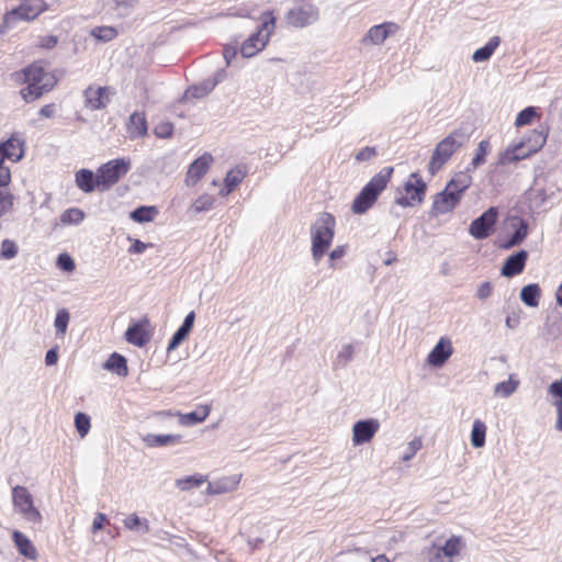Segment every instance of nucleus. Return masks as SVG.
<instances>
[{"mask_svg": "<svg viewBox=\"0 0 562 562\" xmlns=\"http://www.w3.org/2000/svg\"><path fill=\"white\" fill-rule=\"evenodd\" d=\"M143 441L147 447L150 448L168 447L181 443L182 436L147 434L146 436L143 437Z\"/></svg>", "mask_w": 562, "mask_h": 562, "instance_id": "a878e982", "label": "nucleus"}, {"mask_svg": "<svg viewBox=\"0 0 562 562\" xmlns=\"http://www.w3.org/2000/svg\"><path fill=\"white\" fill-rule=\"evenodd\" d=\"M195 319V313L190 312L184 317V321L182 325L177 329V331L173 334L171 340L168 344V351L175 350L189 335L191 331Z\"/></svg>", "mask_w": 562, "mask_h": 562, "instance_id": "b1692460", "label": "nucleus"}, {"mask_svg": "<svg viewBox=\"0 0 562 562\" xmlns=\"http://www.w3.org/2000/svg\"><path fill=\"white\" fill-rule=\"evenodd\" d=\"M0 148L5 151V159L13 162L19 161L23 157L22 143L18 139L10 138L5 143L0 144Z\"/></svg>", "mask_w": 562, "mask_h": 562, "instance_id": "7c9ffc66", "label": "nucleus"}, {"mask_svg": "<svg viewBox=\"0 0 562 562\" xmlns=\"http://www.w3.org/2000/svg\"><path fill=\"white\" fill-rule=\"evenodd\" d=\"M75 426L80 437H86L91 427L90 417L85 413H77L75 416Z\"/></svg>", "mask_w": 562, "mask_h": 562, "instance_id": "8fccbe9b", "label": "nucleus"}, {"mask_svg": "<svg viewBox=\"0 0 562 562\" xmlns=\"http://www.w3.org/2000/svg\"><path fill=\"white\" fill-rule=\"evenodd\" d=\"M148 245L135 239L133 245L128 248L130 254H143L147 249Z\"/></svg>", "mask_w": 562, "mask_h": 562, "instance_id": "69168bd1", "label": "nucleus"}, {"mask_svg": "<svg viewBox=\"0 0 562 562\" xmlns=\"http://www.w3.org/2000/svg\"><path fill=\"white\" fill-rule=\"evenodd\" d=\"M104 369L114 371L117 375L125 376L127 375L126 359L123 356L114 352L104 363Z\"/></svg>", "mask_w": 562, "mask_h": 562, "instance_id": "72a5a7b5", "label": "nucleus"}, {"mask_svg": "<svg viewBox=\"0 0 562 562\" xmlns=\"http://www.w3.org/2000/svg\"><path fill=\"white\" fill-rule=\"evenodd\" d=\"M226 77V71L221 69L214 74L212 78H209L201 82L198 86L190 87L187 90V95H191L192 98H203L207 95L220 82H222Z\"/></svg>", "mask_w": 562, "mask_h": 562, "instance_id": "aec40b11", "label": "nucleus"}, {"mask_svg": "<svg viewBox=\"0 0 562 562\" xmlns=\"http://www.w3.org/2000/svg\"><path fill=\"white\" fill-rule=\"evenodd\" d=\"M527 258L528 252L526 250H519L507 257L501 270L502 276L513 278L522 272Z\"/></svg>", "mask_w": 562, "mask_h": 562, "instance_id": "6ab92c4d", "label": "nucleus"}, {"mask_svg": "<svg viewBox=\"0 0 562 562\" xmlns=\"http://www.w3.org/2000/svg\"><path fill=\"white\" fill-rule=\"evenodd\" d=\"M486 425L476 419L473 423L471 431V443L474 448H482L485 445Z\"/></svg>", "mask_w": 562, "mask_h": 562, "instance_id": "e433bc0d", "label": "nucleus"}, {"mask_svg": "<svg viewBox=\"0 0 562 562\" xmlns=\"http://www.w3.org/2000/svg\"><path fill=\"white\" fill-rule=\"evenodd\" d=\"M11 180L10 171L8 168H0V190H3Z\"/></svg>", "mask_w": 562, "mask_h": 562, "instance_id": "338daca9", "label": "nucleus"}, {"mask_svg": "<svg viewBox=\"0 0 562 562\" xmlns=\"http://www.w3.org/2000/svg\"><path fill=\"white\" fill-rule=\"evenodd\" d=\"M497 209L490 207L481 216L475 218L470 227L469 233L475 239H484L490 236L496 221H497Z\"/></svg>", "mask_w": 562, "mask_h": 562, "instance_id": "9d476101", "label": "nucleus"}, {"mask_svg": "<svg viewBox=\"0 0 562 562\" xmlns=\"http://www.w3.org/2000/svg\"><path fill=\"white\" fill-rule=\"evenodd\" d=\"M204 482H206V476L202 474H194L191 476L177 479L176 486L180 491H190L201 486Z\"/></svg>", "mask_w": 562, "mask_h": 562, "instance_id": "4c0bfd02", "label": "nucleus"}, {"mask_svg": "<svg viewBox=\"0 0 562 562\" xmlns=\"http://www.w3.org/2000/svg\"><path fill=\"white\" fill-rule=\"evenodd\" d=\"M85 218V212L78 207H70L63 212L60 222L64 225H77Z\"/></svg>", "mask_w": 562, "mask_h": 562, "instance_id": "a19ab883", "label": "nucleus"}, {"mask_svg": "<svg viewBox=\"0 0 562 562\" xmlns=\"http://www.w3.org/2000/svg\"><path fill=\"white\" fill-rule=\"evenodd\" d=\"M123 525L128 530H138L142 533H147L149 531V525L146 519L142 520L136 514L128 515L124 520Z\"/></svg>", "mask_w": 562, "mask_h": 562, "instance_id": "ea45409f", "label": "nucleus"}, {"mask_svg": "<svg viewBox=\"0 0 562 562\" xmlns=\"http://www.w3.org/2000/svg\"><path fill=\"white\" fill-rule=\"evenodd\" d=\"M156 213L154 206H139L131 213V218L137 223H147L154 220Z\"/></svg>", "mask_w": 562, "mask_h": 562, "instance_id": "37998d69", "label": "nucleus"}, {"mask_svg": "<svg viewBox=\"0 0 562 562\" xmlns=\"http://www.w3.org/2000/svg\"><path fill=\"white\" fill-rule=\"evenodd\" d=\"M460 199L461 198L457 195V193L451 191V188H448V186H446L442 192L436 194L432 203V211L436 214L448 213L456 207Z\"/></svg>", "mask_w": 562, "mask_h": 562, "instance_id": "f3484780", "label": "nucleus"}, {"mask_svg": "<svg viewBox=\"0 0 562 562\" xmlns=\"http://www.w3.org/2000/svg\"><path fill=\"white\" fill-rule=\"evenodd\" d=\"M106 521V516L102 513H98L92 522V532H97L103 528L104 522Z\"/></svg>", "mask_w": 562, "mask_h": 562, "instance_id": "0e129e2a", "label": "nucleus"}, {"mask_svg": "<svg viewBox=\"0 0 562 562\" xmlns=\"http://www.w3.org/2000/svg\"><path fill=\"white\" fill-rule=\"evenodd\" d=\"M547 137L548 133L543 130H533L525 139L520 142L529 148V153L536 154L544 146Z\"/></svg>", "mask_w": 562, "mask_h": 562, "instance_id": "cd10ccee", "label": "nucleus"}, {"mask_svg": "<svg viewBox=\"0 0 562 562\" xmlns=\"http://www.w3.org/2000/svg\"><path fill=\"white\" fill-rule=\"evenodd\" d=\"M518 386L519 381L510 374L507 381L499 382L494 386V395L504 398L509 397L516 392Z\"/></svg>", "mask_w": 562, "mask_h": 562, "instance_id": "c9c22d12", "label": "nucleus"}, {"mask_svg": "<svg viewBox=\"0 0 562 562\" xmlns=\"http://www.w3.org/2000/svg\"><path fill=\"white\" fill-rule=\"evenodd\" d=\"M245 178V172L240 169H233L225 177L226 194H229Z\"/></svg>", "mask_w": 562, "mask_h": 562, "instance_id": "c03bdc74", "label": "nucleus"}, {"mask_svg": "<svg viewBox=\"0 0 562 562\" xmlns=\"http://www.w3.org/2000/svg\"><path fill=\"white\" fill-rule=\"evenodd\" d=\"M57 266L67 272H71L75 269V261L74 259L67 255V254H60L57 258Z\"/></svg>", "mask_w": 562, "mask_h": 562, "instance_id": "13d9d810", "label": "nucleus"}, {"mask_svg": "<svg viewBox=\"0 0 562 562\" xmlns=\"http://www.w3.org/2000/svg\"><path fill=\"white\" fill-rule=\"evenodd\" d=\"M15 81L26 83V88L22 89L21 93L26 102L34 101L35 99L49 91L55 85V78L49 72H46L43 67L33 64L22 71L14 74Z\"/></svg>", "mask_w": 562, "mask_h": 562, "instance_id": "f257e3e1", "label": "nucleus"}, {"mask_svg": "<svg viewBox=\"0 0 562 562\" xmlns=\"http://www.w3.org/2000/svg\"><path fill=\"white\" fill-rule=\"evenodd\" d=\"M469 133L465 128H457L439 142L434 150L429 162V171H438L450 157L469 140Z\"/></svg>", "mask_w": 562, "mask_h": 562, "instance_id": "20e7f679", "label": "nucleus"}, {"mask_svg": "<svg viewBox=\"0 0 562 562\" xmlns=\"http://www.w3.org/2000/svg\"><path fill=\"white\" fill-rule=\"evenodd\" d=\"M12 502L16 513L32 524L40 525L43 520L41 512L34 506L33 496L24 486L16 485L12 488Z\"/></svg>", "mask_w": 562, "mask_h": 562, "instance_id": "0eeeda50", "label": "nucleus"}, {"mask_svg": "<svg viewBox=\"0 0 562 562\" xmlns=\"http://www.w3.org/2000/svg\"><path fill=\"white\" fill-rule=\"evenodd\" d=\"M125 338L130 344L138 347L144 346L148 341L146 331L140 324L130 326L125 333Z\"/></svg>", "mask_w": 562, "mask_h": 562, "instance_id": "2f4dec72", "label": "nucleus"}, {"mask_svg": "<svg viewBox=\"0 0 562 562\" xmlns=\"http://www.w3.org/2000/svg\"><path fill=\"white\" fill-rule=\"evenodd\" d=\"M510 226L515 229L512 237L503 245V248L509 249L524 241L528 235V223L519 217L510 220Z\"/></svg>", "mask_w": 562, "mask_h": 562, "instance_id": "4be33fe9", "label": "nucleus"}, {"mask_svg": "<svg viewBox=\"0 0 562 562\" xmlns=\"http://www.w3.org/2000/svg\"><path fill=\"white\" fill-rule=\"evenodd\" d=\"M215 203V196L212 194L204 193L196 198L190 206V211L193 213H201L209 211Z\"/></svg>", "mask_w": 562, "mask_h": 562, "instance_id": "58836bf2", "label": "nucleus"}, {"mask_svg": "<svg viewBox=\"0 0 562 562\" xmlns=\"http://www.w3.org/2000/svg\"><path fill=\"white\" fill-rule=\"evenodd\" d=\"M493 290V283L485 281L477 285L475 295L479 300L484 301L492 295Z\"/></svg>", "mask_w": 562, "mask_h": 562, "instance_id": "4d7b16f0", "label": "nucleus"}, {"mask_svg": "<svg viewBox=\"0 0 562 562\" xmlns=\"http://www.w3.org/2000/svg\"><path fill=\"white\" fill-rule=\"evenodd\" d=\"M464 547L465 544L461 537L451 536L446 540L443 546H440V549L443 552V557L447 559V561L453 562V559L460 555Z\"/></svg>", "mask_w": 562, "mask_h": 562, "instance_id": "bb28decb", "label": "nucleus"}, {"mask_svg": "<svg viewBox=\"0 0 562 562\" xmlns=\"http://www.w3.org/2000/svg\"><path fill=\"white\" fill-rule=\"evenodd\" d=\"M12 538L20 554L32 561L37 559L36 548L23 532L15 530Z\"/></svg>", "mask_w": 562, "mask_h": 562, "instance_id": "393cba45", "label": "nucleus"}, {"mask_svg": "<svg viewBox=\"0 0 562 562\" xmlns=\"http://www.w3.org/2000/svg\"><path fill=\"white\" fill-rule=\"evenodd\" d=\"M520 160H524V156L522 155L519 156L516 154V148H515V143H514V144L507 146L503 151L499 153L497 164L499 166H507L509 164L518 162Z\"/></svg>", "mask_w": 562, "mask_h": 562, "instance_id": "79ce46f5", "label": "nucleus"}, {"mask_svg": "<svg viewBox=\"0 0 562 562\" xmlns=\"http://www.w3.org/2000/svg\"><path fill=\"white\" fill-rule=\"evenodd\" d=\"M213 158L209 154H204L195 159L189 167L186 183L187 186H194L207 172Z\"/></svg>", "mask_w": 562, "mask_h": 562, "instance_id": "a211bd4d", "label": "nucleus"}, {"mask_svg": "<svg viewBox=\"0 0 562 562\" xmlns=\"http://www.w3.org/2000/svg\"><path fill=\"white\" fill-rule=\"evenodd\" d=\"M423 554L429 562H448L447 559L443 557V552L441 551L440 546L438 544H432L426 548L423 551Z\"/></svg>", "mask_w": 562, "mask_h": 562, "instance_id": "603ef678", "label": "nucleus"}, {"mask_svg": "<svg viewBox=\"0 0 562 562\" xmlns=\"http://www.w3.org/2000/svg\"><path fill=\"white\" fill-rule=\"evenodd\" d=\"M541 290L537 283H531L521 289L520 300L530 307H537L539 305Z\"/></svg>", "mask_w": 562, "mask_h": 562, "instance_id": "c756f323", "label": "nucleus"}, {"mask_svg": "<svg viewBox=\"0 0 562 562\" xmlns=\"http://www.w3.org/2000/svg\"><path fill=\"white\" fill-rule=\"evenodd\" d=\"M422 448V440L419 438L413 439L406 447L405 453L402 456L404 462L409 461L417 451Z\"/></svg>", "mask_w": 562, "mask_h": 562, "instance_id": "6e6d98bb", "label": "nucleus"}, {"mask_svg": "<svg viewBox=\"0 0 562 562\" xmlns=\"http://www.w3.org/2000/svg\"><path fill=\"white\" fill-rule=\"evenodd\" d=\"M237 54V43L235 45H227L224 47L223 56L226 61V66H229L232 60Z\"/></svg>", "mask_w": 562, "mask_h": 562, "instance_id": "e2e57ef3", "label": "nucleus"}, {"mask_svg": "<svg viewBox=\"0 0 562 562\" xmlns=\"http://www.w3.org/2000/svg\"><path fill=\"white\" fill-rule=\"evenodd\" d=\"M58 360L57 348H52L46 352L45 363L46 366H54Z\"/></svg>", "mask_w": 562, "mask_h": 562, "instance_id": "774afa93", "label": "nucleus"}, {"mask_svg": "<svg viewBox=\"0 0 562 562\" xmlns=\"http://www.w3.org/2000/svg\"><path fill=\"white\" fill-rule=\"evenodd\" d=\"M472 177L467 172L456 175L448 183V188L461 198V194L471 186Z\"/></svg>", "mask_w": 562, "mask_h": 562, "instance_id": "f704fd0d", "label": "nucleus"}, {"mask_svg": "<svg viewBox=\"0 0 562 562\" xmlns=\"http://www.w3.org/2000/svg\"><path fill=\"white\" fill-rule=\"evenodd\" d=\"M91 35L101 42H110L116 37L117 31L112 26H97L91 31Z\"/></svg>", "mask_w": 562, "mask_h": 562, "instance_id": "de8ad7c7", "label": "nucleus"}, {"mask_svg": "<svg viewBox=\"0 0 562 562\" xmlns=\"http://www.w3.org/2000/svg\"><path fill=\"white\" fill-rule=\"evenodd\" d=\"M261 19L262 22L257 32L245 40L240 46V53L245 58L254 57L261 52L276 29V18L272 12L267 11L262 13Z\"/></svg>", "mask_w": 562, "mask_h": 562, "instance_id": "39448f33", "label": "nucleus"}, {"mask_svg": "<svg viewBox=\"0 0 562 562\" xmlns=\"http://www.w3.org/2000/svg\"><path fill=\"white\" fill-rule=\"evenodd\" d=\"M128 132L132 137H142L147 134V123L144 114L136 112L130 116Z\"/></svg>", "mask_w": 562, "mask_h": 562, "instance_id": "c85d7f7f", "label": "nucleus"}, {"mask_svg": "<svg viewBox=\"0 0 562 562\" xmlns=\"http://www.w3.org/2000/svg\"><path fill=\"white\" fill-rule=\"evenodd\" d=\"M173 132V125L169 122H161L155 127V134L159 138H168Z\"/></svg>", "mask_w": 562, "mask_h": 562, "instance_id": "bf43d9fd", "label": "nucleus"}, {"mask_svg": "<svg viewBox=\"0 0 562 562\" xmlns=\"http://www.w3.org/2000/svg\"><path fill=\"white\" fill-rule=\"evenodd\" d=\"M76 186L85 193H91L99 188V176L89 169H80L75 175Z\"/></svg>", "mask_w": 562, "mask_h": 562, "instance_id": "5701e85b", "label": "nucleus"}, {"mask_svg": "<svg viewBox=\"0 0 562 562\" xmlns=\"http://www.w3.org/2000/svg\"><path fill=\"white\" fill-rule=\"evenodd\" d=\"M136 0H111L112 9L119 15H126L136 5Z\"/></svg>", "mask_w": 562, "mask_h": 562, "instance_id": "5fc2aeb1", "label": "nucleus"}, {"mask_svg": "<svg viewBox=\"0 0 562 562\" xmlns=\"http://www.w3.org/2000/svg\"><path fill=\"white\" fill-rule=\"evenodd\" d=\"M537 111L533 106H528L520 111L516 117L515 125L517 127L525 126L530 124L531 121L536 117Z\"/></svg>", "mask_w": 562, "mask_h": 562, "instance_id": "3c124183", "label": "nucleus"}, {"mask_svg": "<svg viewBox=\"0 0 562 562\" xmlns=\"http://www.w3.org/2000/svg\"><path fill=\"white\" fill-rule=\"evenodd\" d=\"M393 167H385L374 175L355 198L351 211L355 214H363L373 206L380 193L386 188L390 181Z\"/></svg>", "mask_w": 562, "mask_h": 562, "instance_id": "f03ea898", "label": "nucleus"}, {"mask_svg": "<svg viewBox=\"0 0 562 562\" xmlns=\"http://www.w3.org/2000/svg\"><path fill=\"white\" fill-rule=\"evenodd\" d=\"M336 221L329 213H322L311 227L312 257L318 262L327 252L335 234Z\"/></svg>", "mask_w": 562, "mask_h": 562, "instance_id": "7ed1b4c3", "label": "nucleus"}, {"mask_svg": "<svg viewBox=\"0 0 562 562\" xmlns=\"http://www.w3.org/2000/svg\"><path fill=\"white\" fill-rule=\"evenodd\" d=\"M491 150V144L487 139H483L479 143L476 154L471 161L473 169L485 162V157Z\"/></svg>", "mask_w": 562, "mask_h": 562, "instance_id": "49530a36", "label": "nucleus"}, {"mask_svg": "<svg viewBox=\"0 0 562 562\" xmlns=\"http://www.w3.org/2000/svg\"><path fill=\"white\" fill-rule=\"evenodd\" d=\"M111 94L109 87L89 86L83 91L85 106L91 111L103 110L110 102Z\"/></svg>", "mask_w": 562, "mask_h": 562, "instance_id": "ddd939ff", "label": "nucleus"}, {"mask_svg": "<svg viewBox=\"0 0 562 562\" xmlns=\"http://www.w3.org/2000/svg\"><path fill=\"white\" fill-rule=\"evenodd\" d=\"M400 30V26L395 22H384L381 24H376L371 26L366 35L362 37V44H372V45H382L385 40L394 34H396Z\"/></svg>", "mask_w": 562, "mask_h": 562, "instance_id": "f8f14e48", "label": "nucleus"}, {"mask_svg": "<svg viewBox=\"0 0 562 562\" xmlns=\"http://www.w3.org/2000/svg\"><path fill=\"white\" fill-rule=\"evenodd\" d=\"M241 475L235 474L229 476H224L218 480L212 481L207 483L205 494L207 495H221L231 493L237 490Z\"/></svg>", "mask_w": 562, "mask_h": 562, "instance_id": "dca6fc26", "label": "nucleus"}, {"mask_svg": "<svg viewBox=\"0 0 562 562\" xmlns=\"http://www.w3.org/2000/svg\"><path fill=\"white\" fill-rule=\"evenodd\" d=\"M353 358V346L352 344H346L338 351L335 366L336 367H346Z\"/></svg>", "mask_w": 562, "mask_h": 562, "instance_id": "09e8293b", "label": "nucleus"}, {"mask_svg": "<svg viewBox=\"0 0 562 562\" xmlns=\"http://www.w3.org/2000/svg\"><path fill=\"white\" fill-rule=\"evenodd\" d=\"M70 319V314L66 308H61L57 311L54 326L56 328V334L64 336L67 331L68 323Z\"/></svg>", "mask_w": 562, "mask_h": 562, "instance_id": "a18cd8bd", "label": "nucleus"}, {"mask_svg": "<svg viewBox=\"0 0 562 562\" xmlns=\"http://www.w3.org/2000/svg\"><path fill=\"white\" fill-rule=\"evenodd\" d=\"M46 10V3L43 0H24L21 4L3 15L0 24V34L7 33L15 27L19 21H32Z\"/></svg>", "mask_w": 562, "mask_h": 562, "instance_id": "423d86ee", "label": "nucleus"}, {"mask_svg": "<svg viewBox=\"0 0 562 562\" xmlns=\"http://www.w3.org/2000/svg\"><path fill=\"white\" fill-rule=\"evenodd\" d=\"M318 19V8L310 2L295 5L285 13L286 23L296 29L312 25L316 23Z\"/></svg>", "mask_w": 562, "mask_h": 562, "instance_id": "1a4fd4ad", "label": "nucleus"}, {"mask_svg": "<svg viewBox=\"0 0 562 562\" xmlns=\"http://www.w3.org/2000/svg\"><path fill=\"white\" fill-rule=\"evenodd\" d=\"M131 168L130 160L117 158L108 161L98 169L99 188L101 190H109L119 180L125 176Z\"/></svg>", "mask_w": 562, "mask_h": 562, "instance_id": "6e6552de", "label": "nucleus"}, {"mask_svg": "<svg viewBox=\"0 0 562 562\" xmlns=\"http://www.w3.org/2000/svg\"><path fill=\"white\" fill-rule=\"evenodd\" d=\"M12 206V200L10 195L4 191L0 190V217L5 214Z\"/></svg>", "mask_w": 562, "mask_h": 562, "instance_id": "052dcab7", "label": "nucleus"}, {"mask_svg": "<svg viewBox=\"0 0 562 562\" xmlns=\"http://www.w3.org/2000/svg\"><path fill=\"white\" fill-rule=\"evenodd\" d=\"M453 347L450 338L441 337L428 353L427 362L436 368L442 367L452 356Z\"/></svg>", "mask_w": 562, "mask_h": 562, "instance_id": "2eb2a0df", "label": "nucleus"}, {"mask_svg": "<svg viewBox=\"0 0 562 562\" xmlns=\"http://www.w3.org/2000/svg\"><path fill=\"white\" fill-rule=\"evenodd\" d=\"M375 155H376L375 147L367 146L356 154V159L358 161H367V160H370L371 158H373Z\"/></svg>", "mask_w": 562, "mask_h": 562, "instance_id": "680f3d73", "label": "nucleus"}, {"mask_svg": "<svg viewBox=\"0 0 562 562\" xmlns=\"http://www.w3.org/2000/svg\"><path fill=\"white\" fill-rule=\"evenodd\" d=\"M499 42L501 40L498 36H493L483 47L476 49L473 53L472 59L475 63H481L490 59L495 49L498 47Z\"/></svg>", "mask_w": 562, "mask_h": 562, "instance_id": "473e14b6", "label": "nucleus"}, {"mask_svg": "<svg viewBox=\"0 0 562 562\" xmlns=\"http://www.w3.org/2000/svg\"><path fill=\"white\" fill-rule=\"evenodd\" d=\"M18 255V246L11 239H4L1 243L0 258L12 259Z\"/></svg>", "mask_w": 562, "mask_h": 562, "instance_id": "864d4df0", "label": "nucleus"}, {"mask_svg": "<svg viewBox=\"0 0 562 562\" xmlns=\"http://www.w3.org/2000/svg\"><path fill=\"white\" fill-rule=\"evenodd\" d=\"M210 414V406L202 405L199 406L196 411L190 412L187 414L181 413H172L170 411H162L155 414L156 418H165V417H179V423L183 426H193L200 424L206 419Z\"/></svg>", "mask_w": 562, "mask_h": 562, "instance_id": "4468645a", "label": "nucleus"}, {"mask_svg": "<svg viewBox=\"0 0 562 562\" xmlns=\"http://www.w3.org/2000/svg\"><path fill=\"white\" fill-rule=\"evenodd\" d=\"M404 190L407 195L412 196L413 201L422 203L425 196L426 183L417 172H414L405 182Z\"/></svg>", "mask_w": 562, "mask_h": 562, "instance_id": "412c9836", "label": "nucleus"}, {"mask_svg": "<svg viewBox=\"0 0 562 562\" xmlns=\"http://www.w3.org/2000/svg\"><path fill=\"white\" fill-rule=\"evenodd\" d=\"M380 429V422L375 418L361 419L352 426V443L361 446L370 442Z\"/></svg>", "mask_w": 562, "mask_h": 562, "instance_id": "9b49d317", "label": "nucleus"}]
</instances>
